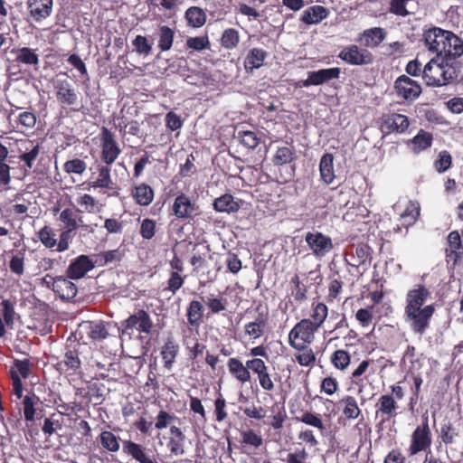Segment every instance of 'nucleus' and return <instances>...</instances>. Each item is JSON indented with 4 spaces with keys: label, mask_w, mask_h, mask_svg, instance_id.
Returning a JSON list of instances; mask_svg holds the SVG:
<instances>
[{
    "label": "nucleus",
    "mask_w": 463,
    "mask_h": 463,
    "mask_svg": "<svg viewBox=\"0 0 463 463\" xmlns=\"http://www.w3.org/2000/svg\"><path fill=\"white\" fill-rule=\"evenodd\" d=\"M327 317V307L324 303H318L312 314L311 322L318 328Z\"/></svg>",
    "instance_id": "obj_46"
},
{
    "label": "nucleus",
    "mask_w": 463,
    "mask_h": 463,
    "mask_svg": "<svg viewBox=\"0 0 463 463\" xmlns=\"http://www.w3.org/2000/svg\"><path fill=\"white\" fill-rule=\"evenodd\" d=\"M446 33H449V31L434 27L430 29L424 33V41L428 49L436 52L435 57H442V50H445L446 43H444L445 40H447Z\"/></svg>",
    "instance_id": "obj_7"
},
{
    "label": "nucleus",
    "mask_w": 463,
    "mask_h": 463,
    "mask_svg": "<svg viewBox=\"0 0 463 463\" xmlns=\"http://www.w3.org/2000/svg\"><path fill=\"white\" fill-rule=\"evenodd\" d=\"M174 40V31L168 26L163 25L159 28V43L158 47L162 51L171 49Z\"/></svg>",
    "instance_id": "obj_38"
},
{
    "label": "nucleus",
    "mask_w": 463,
    "mask_h": 463,
    "mask_svg": "<svg viewBox=\"0 0 463 463\" xmlns=\"http://www.w3.org/2000/svg\"><path fill=\"white\" fill-rule=\"evenodd\" d=\"M156 223L153 220H143L140 227V234L145 239H151L155 235Z\"/></svg>",
    "instance_id": "obj_54"
},
{
    "label": "nucleus",
    "mask_w": 463,
    "mask_h": 463,
    "mask_svg": "<svg viewBox=\"0 0 463 463\" xmlns=\"http://www.w3.org/2000/svg\"><path fill=\"white\" fill-rule=\"evenodd\" d=\"M338 388L337 381L332 377H326L322 381L321 389L328 395L334 394Z\"/></svg>",
    "instance_id": "obj_63"
},
{
    "label": "nucleus",
    "mask_w": 463,
    "mask_h": 463,
    "mask_svg": "<svg viewBox=\"0 0 463 463\" xmlns=\"http://www.w3.org/2000/svg\"><path fill=\"white\" fill-rule=\"evenodd\" d=\"M123 451L124 453L130 455L139 463H156L148 450L140 444L135 443L131 440L123 441Z\"/></svg>",
    "instance_id": "obj_13"
},
{
    "label": "nucleus",
    "mask_w": 463,
    "mask_h": 463,
    "mask_svg": "<svg viewBox=\"0 0 463 463\" xmlns=\"http://www.w3.org/2000/svg\"><path fill=\"white\" fill-rule=\"evenodd\" d=\"M185 18L188 24L195 28L202 27L206 22L205 13L197 6L188 8L185 12Z\"/></svg>",
    "instance_id": "obj_29"
},
{
    "label": "nucleus",
    "mask_w": 463,
    "mask_h": 463,
    "mask_svg": "<svg viewBox=\"0 0 463 463\" xmlns=\"http://www.w3.org/2000/svg\"><path fill=\"white\" fill-rule=\"evenodd\" d=\"M86 168V163L80 158L68 160L63 165V169L68 174L82 175L85 172Z\"/></svg>",
    "instance_id": "obj_44"
},
{
    "label": "nucleus",
    "mask_w": 463,
    "mask_h": 463,
    "mask_svg": "<svg viewBox=\"0 0 463 463\" xmlns=\"http://www.w3.org/2000/svg\"><path fill=\"white\" fill-rule=\"evenodd\" d=\"M446 35L448 37L444 42L446 48L442 50V59H446L449 62H455V59L463 54V41L450 31Z\"/></svg>",
    "instance_id": "obj_12"
},
{
    "label": "nucleus",
    "mask_w": 463,
    "mask_h": 463,
    "mask_svg": "<svg viewBox=\"0 0 463 463\" xmlns=\"http://www.w3.org/2000/svg\"><path fill=\"white\" fill-rule=\"evenodd\" d=\"M241 435L242 438V439H241L242 443L251 445L255 448H258L262 444L261 437L257 435L251 430L241 431Z\"/></svg>",
    "instance_id": "obj_51"
},
{
    "label": "nucleus",
    "mask_w": 463,
    "mask_h": 463,
    "mask_svg": "<svg viewBox=\"0 0 463 463\" xmlns=\"http://www.w3.org/2000/svg\"><path fill=\"white\" fill-rule=\"evenodd\" d=\"M300 420L307 425L317 427L320 430L324 429L322 420L311 412H305L300 418Z\"/></svg>",
    "instance_id": "obj_62"
},
{
    "label": "nucleus",
    "mask_w": 463,
    "mask_h": 463,
    "mask_svg": "<svg viewBox=\"0 0 463 463\" xmlns=\"http://www.w3.org/2000/svg\"><path fill=\"white\" fill-rule=\"evenodd\" d=\"M430 294L424 286L418 285L415 288L411 289L406 296V319L411 323V329L420 335H422L429 327V321L435 311L433 305L422 307Z\"/></svg>",
    "instance_id": "obj_1"
},
{
    "label": "nucleus",
    "mask_w": 463,
    "mask_h": 463,
    "mask_svg": "<svg viewBox=\"0 0 463 463\" xmlns=\"http://www.w3.org/2000/svg\"><path fill=\"white\" fill-rule=\"evenodd\" d=\"M213 208L220 213H231L237 212L240 206L238 203L234 201L232 195L225 194L214 200Z\"/></svg>",
    "instance_id": "obj_21"
},
{
    "label": "nucleus",
    "mask_w": 463,
    "mask_h": 463,
    "mask_svg": "<svg viewBox=\"0 0 463 463\" xmlns=\"http://www.w3.org/2000/svg\"><path fill=\"white\" fill-rule=\"evenodd\" d=\"M1 305L3 307V316L5 322L8 326L13 325L15 314L13 304L10 300H3Z\"/></svg>",
    "instance_id": "obj_56"
},
{
    "label": "nucleus",
    "mask_w": 463,
    "mask_h": 463,
    "mask_svg": "<svg viewBox=\"0 0 463 463\" xmlns=\"http://www.w3.org/2000/svg\"><path fill=\"white\" fill-rule=\"evenodd\" d=\"M30 14L35 21H41L48 17L52 9V0H28Z\"/></svg>",
    "instance_id": "obj_15"
},
{
    "label": "nucleus",
    "mask_w": 463,
    "mask_h": 463,
    "mask_svg": "<svg viewBox=\"0 0 463 463\" xmlns=\"http://www.w3.org/2000/svg\"><path fill=\"white\" fill-rule=\"evenodd\" d=\"M385 124L392 131L404 132L409 127L408 118L402 114H392L385 118Z\"/></svg>",
    "instance_id": "obj_30"
},
{
    "label": "nucleus",
    "mask_w": 463,
    "mask_h": 463,
    "mask_svg": "<svg viewBox=\"0 0 463 463\" xmlns=\"http://www.w3.org/2000/svg\"><path fill=\"white\" fill-rule=\"evenodd\" d=\"M350 354L345 350H336L331 356L332 364L340 370H345L350 364Z\"/></svg>",
    "instance_id": "obj_42"
},
{
    "label": "nucleus",
    "mask_w": 463,
    "mask_h": 463,
    "mask_svg": "<svg viewBox=\"0 0 463 463\" xmlns=\"http://www.w3.org/2000/svg\"><path fill=\"white\" fill-rule=\"evenodd\" d=\"M386 33L381 27H374L365 30L361 37V41L366 47H376L385 38Z\"/></svg>",
    "instance_id": "obj_20"
},
{
    "label": "nucleus",
    "mask_w": 463,
    "mask_h": 463,
    "mask_svg": "<svg viewBox=\"0 0 463 463\" xmlns=\"http://www.w3.org/2000/svg\"><path fill=\"white\" fill-rule=\"evenodd\" d=\"M333 159L331 154H326L322 156L319 164L321 178L327 184H331L335 178Z\"/></svg>",
    "instance_id": "obj_26"
},
{
    "label": "nucleus",
    "mask_w": 463,
    "mask_h": 463,
    "mask_svg": "<svg viewBox=\"0 0 463 463\" xmlns=\"http://www.w3.org/2000/svg\"><path fill=\"white\" fill-rule=\"evenodd\" d=\"M94 267L93 262L86 255L79 256L67 269L70 279H80Z\"/></svg>",
    "instance_id": "obj_14"
},
{
    "label": "nucleus",
    "mask_w": 463,
    "mask_h": 463,
    "mask_svg": "<svg viewBox=\"0 0 463 463\" xmlns=\"http://www.w3.org/2000/svg\"><path fill=\"white\" fill-rule=\"evenodd\" d=\"M451 165V156L447 151L439 154V158L435 162V167L439 172H445Z\"/></svg>",
    "instance_id": "obj_53"
},
{
    "label": "nucleus",
    "mask_w": 463,
    "mask_h": 463,
    "mask_svg": "<svg viewBox=\"0 0 463 463\" xmlns=\"http://www.w3.org/2000/svg\"><path fill=\"white\" fill-rule=\"evenodd\" d=\"M54 292L61 298L70 300L75 298L78 292L76 285L71 280L58 277V282H56V288Z\"/></svg>",
    "instance_id": "obj_19"
},
{
    "label": "nucleus",
    "mask_w": 463,
    "mask_h": 463,
    "mask_svg": "<svg viewBox=\"0 0 463 463\" xmlns=\"http://www.w3.org/2000/svg\"><path fill=\"white\" fill-rule=\"evenodd\" d=\"M60 220L68 228V232L76 230L78 227V221L72 210L66 208L60 214Z\"/></svg>",
    "instance_id": "obj_47"
},
{
    "label": "nucleus",
    "mask_w": 463,
    "mask_h": 463,
    "mask_svg": "<svg viewBox=\"0 0 463 463\" xmlns=\"http://www.w3.org/2000/svg\"><path fill=\"white\" fill-rule=\"evenodd\" d=\"M228 367L230 373L240 382L245 383L250 381V373L249 369L239 359L231 358L228 362Z\"/></svg>",
    "instance_id": "obj_24"
},
{
    "label": "nucleus",
    "mask_w": 463,
    "mask_h": 463,
    "mask_svg": "<svg viewBox=\"0 0 463 463\" xmlns=\"http://www.w3.org/2000/svg\"><path fill=\"white\" fill-rule=\"evenodd\" d=\"M57 99L61 104L73 106L78 101V95L72 84L68 80H57L54 82Z\"/></svg>",
    "instance_id": "obj_11"
},
{
    "label": "nucleus",
    "mask_w": 463,
    "mask_h": 463,
    "mask_svg": "<svg viewBox=\"0 0 463 463\" xmlns=\"http://www.w3.org/2000/svg\"><path fill=\"white\" fill-rule=\"evenodd\" d=\"M457 433L454 431L452 424H444L440 429V438L445 444H451Z\"/></svg>",
    "instance_id": "obj_57"
},
{
    "label": "nucleus",
    "mask_w": 463,
    "mask_h": 463,
    "mask_svg": "<svg viewBox=\"0 0 463 463\" xmlns=\"http://www.w3.org/2000/svg\"><path fill=\"white\" fill-rule=\"evenodd\" d=\"M317 327L309 319H302L290 331L288 340L292 347L304 350L305 343H311Z\"/></svg>",
    "instance_id": "obj_3"
},
{
    "label": "nucleus",
    "mask_w": 463,
    "mask_h": 463,
    "mask_svg": "<svg viewBox=\"0 0 463 463\" xmlns=\"http://www.w3.org/2000/svg\"><path fill=\"white\" fill-rule=\"evenodd\" d=\"M54 236L52 230L47 226H44L39 232V239L47 248H52L57 244V241Z\"/></svg>",
    "instance_id": "obj_49"
},
{
    "label": "nucleus",
    "mask_w": 463,
    "mask_h": 463,
    "mask_svg": "<svg viewBox=\"0 0 463 463\" xmlns=\"http://www.w3.org/2000/svg\"><path fill=\"white\" fill-rule=\"evenodd\" d=\"M379 411L383 414L387 415V419L395 415V410L397 408L394 399L390 395H382L379 399Z\"/></svg>",
    "instance_id": "obj_40"
},
{
    "label": "nucleus",
    "mask_w": 463,
    "mask_h": 463,
    "mask_svg": "<svg viewBox=\"0 0 463 463\" xmlns=\"http://www.w3.org/2000/svg\"><path fill=\"white\" fill-rule=\"evenodd\" d=\"M395 89L398 95L404 99H414L421 93L420 86L406 75H402L396 80Z\"/></svg>",
    "instance_id": "obj_9"
},
{
    "label": "nucleus",
    "mask_w": 463,
    "mask_h": 463,
    "mask_svg": "<svg viewBox=\"0 0 463 463\" xmlns=\"http://www.w3.org/2000/svg\"><path fill=\"white\" fill-rule=\"evenodd\" d=\"M457 62H449L442 57L432 58L423 69V78L430 86H443L458 75Z\"/></svg>",
    "instance_id": "obj_2"
},
{
    "label": "nucleus",
    "mask_w": 463,
    "mask_h": 463,
    "mask_svg": "<svg viewBox=\"0 0 463 463\" xmlns=\"http://www.w3.org/2000/svg\"><path fill=\"white\" fill-rule=\"evenodd\" d=\"M25 149L28 150V152L22 154L19 158L25 163L27 167L32 168L33 161L40 153V146L35 145L31 149L26 146Z\"/></svg>",
    "instance_id": "obj_52"
},
{
    "label": "nucleus",
    "mask_w": 463,
    "mask_h": 463,
    "mask_svg": "<svg viewBox=\"0 0 463 463\" xmlns=\"http://www.w3.org/2000/svg\"><path fill=\"white\" fill-rule=\"evenodd\" d=\"M102 256L104 258L105 264L118 262L124 256V250L120 248H118L116 250L103 252Z\"/></svg>",
    "instance_id": "obj_59"
},
{
    "label": "nucleus",
    "mask_w": 463,
    "mask_h": 463,
    "mask_svg": "<svg viewBox=\"0 0 463 463\" xmlns=\"http://www.w3.org/2000/svg\"><path fill=\"white\" fill-rule=\"evenodd\" d=\"M305 241L312 254L317 259L324 258L334 248L331 238L320 232H307L305 235Z\"/></svg>",
    "instance_id": "obj_4"
},
{
    "label": "nucleus",
    "mask_w": 463,
    "mask_h": 463,
    "mask_svg": "<svg viewBox=\"0 0 463 463\" xmlns=\"http://www.w3.org/2000/svg\"><path fill=\"white\" fill-rule=\"evenodd\" d=\"M339 58L353 65L370 64L373 60L370 52L360 49L357 45L344 48L339 53Z\"/></svg>",
    "instance_id": "obj_6"
},
{
    "label": "nucleus",
    "mask_w": 463,
    "mask_h": 463,
    "mask_svg": "<svg viewBox=\"0 0 463 463\" xmlns=\"http://www.w3.org/2000/svg\"><path fill=\"white\" fill-rule=\"evenodd\" d=\"M151 328L152 322L149 315L144 310H139L138 330L140 332L149 333Z\"/></svg>",
    "instance_id": "obj_60"
},
{
    "label": "nucleus",
    "mask_w": 463,
    "mask_h": 463,
    "mask_svg": "<svg viewBox=\"0 0 463 463\" xmlns=\"http://www.w3.org/2000/svg\"><path fill=\"white\" fill-rule=\"evenodd\" d=\"M102 447L110 452H117L119 449V439L111 431L104 430L99 435Z\"/></svg>",
    "instance_id": "obj_34"
},
{
    "label": "nucleus",
    "mask_w": 463,
    "mask_h": 463,
    "mask_svg": "<svg viewBox=\"0 0 463 463\" xmlns=\"http://www.w3.org/2000/svg\"><path fill=\"white\" fill-rule=\"evenodd\" d=\"M173 209L177 218L186 219L191 218L195 213L197 207L191 203L186 195L181 194L175 198Z\"/></svg>",
    "instance_id": "obj_16"
},
{
    "label": "nucleus",
    "mask_w": 463,
    "mask_h": 463,
    "mask_svg": "<svg viewBox=\"0 0 463 463\" xmlns=\"http://www.w3.org/2000/svg\"><path fill=\"white\" fill-rule=\"evenodd\" d=\"M24 418L27 421H33L34 420L35 409L33 398L25 396L24 401Z\"/></svg>",
    "instance_id": "obj_58"
},
{
    "label": "nucleus",
    "mask_w": 463,
    "mask_h": 463,
    "mask_svg": "<svg viewBox=\"0 0 463 463\" xmlns=\"http://www.w3.org/2000/svg\"><path fill=\"white\" fill-rule=\"evenodd\" d=\"M420 213V203L416 201H410L404 213L401 215L402 225L407 229L413 225L418 220Z\"/></svg>",
    "instance_id": "obj_23"
},
{
    "label": "nucleus",
    "mask_w": 463,
    "mask_h": 463,
    "mask_svg": "<svg viewBox=\"0 0 463 463\" xmlns=\"http://www.w3.org/2000/svg\"><path fill=\"white\" fill-rule=\"evenodd\" d=\"M297 361L302 366H309L316 361V356L311 349H308L296 356Z\"/></svg>",
    "instance_id": "obj_61"
},
{
    "label": "nucleus",
    "mask_w": 463,
    "mask_h": 463,
    "mask_svg": "<svg viewBox=\"0 0 463 463\" xmlns=\"http://www.w3.org/2000/svg\"><path fill=\"white\" fill-rule=\"evenodd\" d=\"M178 352V346L174 343L173 340L168 339L162 348L161 355L165 362V367L170 370L173 366L175 359Z\"/></svg>",
    "instance_id": "obj_31"
},
{
    "label": "nucleus",
    "mask_w": 463,
    "mask_h": 463,
    "mask_svg": "<svg viewBox=\"0 0 463 463\" xmlns=\"http://www.w3.org/2000/svg\"><path fill=\"white\" fill-rule=\"evenodd\" d=\"M94 188L114 189L115 184L110 178V169L107 166L99 168V178L91 184Z\"/></svg>",
    "instance_id": "obj_36"
},
{
    "label": "nucleus",
    "mask_w": 463,
    "mask_h": 463,
    "mask_svg": "<svg viewBox=\"0 0 463 463\" xmlns=\"http://www.w3.org/2000/svg\"><path fill=\"white\" fill-rule=\"evenodd\" d=\"M431 444V432L429 427L428 417H425L421 425L418 426L411 435V443L409 448L410 455H416L430 449Z\"/></svg>",
    "instance_id": "obj_5"
},
{
    "label": "nucleus",
    "mask_w": 463,
    "mask_h": 463,
    "mask_svg": "<svg viewBox=\"0 0 463 463\" xmlns=\"http://www.w3.org/2000/svg\"><path fill=\"white\" fill-rule=\"evenodd\" d=\"M448 244L449 249H447V256L454 257V260L457 261L463 255V249L460 235L458 231H453L448 235Z\"/></svg>",
    "instance_id": "obj_22"
},
{
    "label": "nucleus",
    "mask_w": 463,
    "mask_h": 463,
    "mask_svg": "<svg viewBox=\"0 0 463 463\" xmlns=\"http://www.w3.org/2000/svg\"><path fill=\"white\" fill-rule=\"evenodd\" d=\"M63 364L68 370L77 371L80 368V360L76 350H68L64 354Z\"/></svg>",
    "instance_id": "obj_45"
},
{
    "label": "nucleus",
    "mask_w": 463,
    "mask_h": 463,
    "mask_svg": "<svg viewBox=\"0 0 463 463\" xmlns=\"http://www.w3.org/2000/svg\"><path fill=\"white\" fill-rule=\"evenodd\" d=\"M134 197L137 203L146 206L151 203L154 198V192L149 185L143 184L136 187Z\"/></svg>",
    "instance_id": "obj_33"
},
{
    "label": "nucleus",
    "mask_w": 463,
    "mask_h": 463,
    "mask_svg": "<svg viewBox=\"0 0 463 463\" xmlns=\"http://www.w3.org/2000/svg\"><path fill=\"white\" fill-rule=\"evenodd\" d=\"M370 248L366 245H358L353 256V266L362 267L364 270L367 269L371 265Z\"/></svg>",
    "instance_id": "obj_28"
},
{
    "label": "nucleus",
    "mask_w": 463,
    "mask_h": 463,
    "mask_svg": "<svg viewBox=\"0 0 463 463\" xmlns=\"http://www.w3.org/2000/svg\"><path fill=\"white\" fill-rule=\"evenodd\" d=\"M340 402L345 404L343 413L346 419L354 420L358 418L361 413V410L353 396H345L340 401Z\"/></svg>",
    "instance_id": "obj_35"
},
{
    "label": "nucleus",
    "mask_w": 463,
    "mask_h": 463,
    "mask_svg": "<svg viewBox=\"0 0 463 463\" xmlns=\"http://www.w3.org/2000/svg\"><path fill=\"white\" fill-rule=\"evenodd\" d=\"M267 53L258 48H253L245 59V69L247 71H252L254 69H259L262 66Z\"/></svg>",
    "instance_id": "obj_25"
},
{
    "label": "nucleus",
    "mask_w": 463,
    "mask_h": 463,
    "mask_svg": "<svg viewBox=\"0 0 463 463\" xmlns=\"http://www.w3.org/2000/svg\"><path fill=\"white\" fill-rule=\"evenodd\" d=\"M328 10L322 5H314L304 11L301 21L307 24H316L327 17Z\"/></svg>",
    "instance_id": "obj_18"
},
{
    "label": "nucleus",
    "mask_w": 463,
    "mask_h": 463,
    "mask_svg": "<svg viewBox=\"0 0 463 463\" xmlns=\"http://www.w3.org/2000/svg\"><path fill=\"white\" fill-rule=\"evenodd\" d=\"M203 306L197 300L190 302L187 309V318L190 326L197 327L203 323Z\"/></svg>",
    "instance_id": "obj_27"
},
{
    "label": "nucleus",
    "mask_w": 463,
    "mask_h": 463,
    "mask_svg": "<svg viewBox=\"0 0 463 463\" xmlns=\"http://www.w3.org/2000/svg\"><path fill=\"white\" fill-rule=\"evenodd\" d=\"M102 160L111 165L120 154V149L114 139L113 134L106 128H102Z\"/></svg>",
    "instance_id": "obj_8"
},
{
    "label": "nucleus",
    "mask_w": 463,
    "mask_h": 463,
    "mask_svg": "<svg viewBox=\"0 0 463 463\" xmlns=\"http://www.w3.org/2000/svg\"><path fill=\"white\" fill-rule=\"evenodd\" d=\"M16 61L26 65H38L39 57L34 50L23 47L16 51Z\"/></svg>",
    "instance_id": "obj_32"
},
{
    "label": "nucleus",
    "mask_w": 463,
    "mask_h": 463,
    "mask_svg": "<svg viewBox=\"0 0 463 463\" xmlns=\"http://www.w3.org/2000/svg\"><path fill=\"white\" fill-rule=\"evenodd\" d=\"M14 364L23 378L26 379L29 377L31 373L29 360H14Z\"/></svg>",
    "instance_id": "obj_64"
},
{
    "label": "nucleus",
    "mask_w": 463,
    "mask_h": 463,
    "mask_svg": "<svg viewBox=\"0 0 463 463\" xmlns=\"http://www.w3.org/2000/svg\"><path fill=\"white\" fill-rule=\"evenodd\" d=\"M431 141V134L421 129L411 141L412 148L415 152H420L430 146Z\"/></svg>",
    "instance_id": "obj_37"
},
{
    "label": "nucleus",
    "mask_w": 463,
    "mask_h": 463,
    "mask_svg": "<svg viewBox=\"0 0 463 463\" xmlns=\"http://www.w3.org/2000/svg\"><path fill=\"white\" fill-rule=\"evenodd\" d=\"M133 45L138 54L147 56L152 51V45L148 43L145 36L137 35L134 41Z\"/></svg>",
    "instance_id": "obj_48"
},
{
    "label": "nucleus",
    "mask_w": 463,
    "mask_h": 463,
    "mask_svg": "<svg viewBox=\"0 0 463 463\" xmlns=\"http://www.w3.org/2000/svg\"><path fill=\"white\" fill-rule=\"evenodd\" d=\"M295 153L292 148L282 146L278 148L273 162L276 165L288 164L294 160Z\"/></svg>",
    "instance_id": "obj_39"
},
{
    "label": "nucleus",
    "mask_w": 463,
    "mask_h": 463,
    "mask_svg": "<svg viewBox=\"0 0 463 463\" xmlns=\"http://www.w3.org/2000/svg\"><path fill=\"white\" fill-rule=\"evenodd\" d=\"M237 137L244 146L250 149H254L260 144V138L256 133L250 130L238 131Z\"/></svg>",
    "instance_id": "obj_43"
},
{
    "label": "nucleus",
    "mask_w": 463,
    "mask_h": 463,
    "mask_svg": "<svg viewBox=\"0 0 463 463\" xmlns=\"http://www.w3.org/2000/svg\"><path fill=\"white\" fill-rule=\"evenodd\" d=\"M176 419L177 418L175 416L171 415L165 411H161L156 417V422L155 426L156 429L162 430L166 428L173 420Z\"/></svg>",
    "instance_id": "obj_55"
},
{
    "label": "nucleus",
    "mask_w": 463,
    "mask_h": 463,
    "mask_svg": "<svg viewBox=\"0 0 463 463\" xmlns=\"http://www.w3.org/2000/svg\"><path fill=\"white\" fill-rule=\"evenodd\" d=\"M340 68L321 69L316 71H309L307 78L302 81L304 87L311 85H321L340 76Z\"/></svg>",
    "instance_id": "obj_10"
},
{
    "label": "nucleus",
    "mask_w": 463,
    "mask_h": 463,
    "mask_svg": "<svg viewBox=\"0 0 463 463\" xmlns=\"http://www.w3.org/2000/svg\"><path fill=\"white\" fill-rule=\"evenodd\" d=\"M81 329L86 332V335L92 341H102L109 335L106 326L101 321H87L80 325Z\"/></svg>",
    "instance_id": "obj_17"
},
{
    "label": "nucleus",
    "mask_w": 463,
    "mask_h": 463,
    "mask_svg": "<svg viewBox=\"0 0 463 463\" xmlns=\"http://www.w3.org/2000/svg\"><path fill=\"white\" fill-rule=\"evenodd\" d=\"M186 46L195 51H202L209 48L210 42L207 36L190 37L186 40Z\"/></svg>",
    "instance_id": "obj_50"
},
{
    "label": "nucleus",
    "mask_w": 463,
    "mask_h": 463,
    "mask_svg": "<svg viewBox=\"0 0 463 463\" xmlns=\"http://www.w3.org/2000/svg\"><path fill=\"white\" fill-rule=\"evenodd\" d=\"M240 41L239 33L233 28L226 29L222 35V44L226 49L235 48Z\"/></svg>",
    "instance_id": "obj_41"
}]
</instances>
